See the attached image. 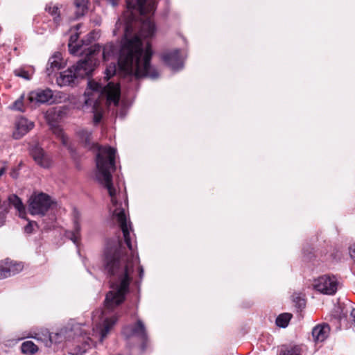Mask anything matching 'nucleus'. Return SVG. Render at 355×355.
Listing matches in <instances>:
<instances>
[{"mask_svg":"<svg viewBox=\"0 0 355 355\" xmlns=\"http://www.w3.org/2000/svg\"><path fill=\"white\" fill-rule=\"evenodd\" d=\"M9 204L13 206L18 211L19 216L25 218L26 210L21 200L15 194H12L8 197Z\"/></svg>","mask_w":355,"mask_h":355,"instance_id":"nucleus-18","label":"nucleus"},{"mask_svg":"<svg viewBox=\"0 0 355 355\" xmlns=\"http://www.w3.org/2000/svg\"><path fill=\"white\" fill-rule=\"evenodd\" d=\"M89 0H74L73 4L76 8L75 14L76 18L85 15L88 10Z\"/></svg>","mask_w":355,"mask_h":355,"instance_id":"nucleus-19","label":"nucleus"},{"mask_svg":"<svg viewBox=\"0 0 355 355\" xmlns=\"http://www.w3.org/2000/svg\"><path fill=\"white\" fill-rule=\"evenodd\" d=\"M84 334H87L86 330L83 329L80 324H76L71 329H62L57 333H50L48 330L45 329L42 331V336L39 333L35 332L34 334H27L24 338H33L38 340L49 341L51 343H60L64 340L73 338V336H82Z\"/></svg>","mask_w":355,"mask_h":355,"instance_id":"nucleus-5","label":"nucleus"},{"mask_svg":"<svg viewBox=\"0 0 355 355\" xmlns=\"http://www.w3.org/2000/svg\"><path fill=\"white\" fill-rule=\"evenodd\" d=\"M14 73L15 76L21 77L25 80H30L31 78V74L24 69H16Z\"/></svg>","mask_w":355,"mask_h":355,"instance_id":"nucleus-29","label":"nucleus"},{"mask_svg":"<svg viewBox=\"0 0 355 355\" xmlns=\"http://www.w3.org/2000/svg\"><path fill=\"white\" fill-rule=\"evenodd\" d=\"M78 37H79V35L78 33H75L70 36V38L69 40V44H68L69 51L70 52L71 54H73V55H78V54H81L82 53H84L85 54V57H87V53H89V49L90 48L93 47V46H91L88 47L87 49L84 48L85 41L84 40L83 41L82 44H79L78 43ZM96 45V44H95V46Z\"/></svg>","mask_w":355,"mask_h":355,"instance_id":"nucleus-14","label":"nucleus"},{"mask_svg":"<svg viewBox=\"0 0 355 355\" xmlns=\"http://www.w3.org/2000/svg\"><path fill=\"white\" fill-rule=\"evenodd\" d=\"M5 220H6L5 214L3 213L2 211H0V227L4 224Z\"/></svg>","mask_w":355,"mask_h":355,"instance_id":"nucleus-34","label":"nucleus"},{"mask_svg":"<svg viewBox=\"0 0 355 355\" xmlns=\"http://www.w3.org/2000/svg\"><path fill=\"white\" fill-rule=\"evenodd\" d=\"M127 12L131 13L132 19H135L137 12L141 17L146 15H153L156 8V0H126Z\"/></svg>","mask_w":355,"mask_h":355,"instance_id":"nucleus-7","label":"nucleus"},{"mask_svg":"<svg viewBox=\"0 0 355 355\" xmlns=\"http://www.w3.org/2000/svg\"><path fill=\"white\" fill-rule=\"evenodd\" d=\"M30 152L32 157L38 165L43 168H49L51 166L50 159L38 145L33 146Z\"/></svg>","mask_w":355,"mask_h":355,"instance_id":"nucleus-13","label":"nucleus"},{"mask_svg":"<svg viewBox=\"0 0 355 355\" xmlns=\"http://www.w3.org/2000/svg\"><path fill=\"white\" fill-rule=\"evenodd\" d=\"M64 67L62 54L60 52H55L49 59L46 71L48 76H51L53 72L58 71Z\"/></svg>","mask_w":355,"mask_h":355,"instance_id":"nucleus-16","label":"nucleus"},{"mask_svg":"<svg viewBox=\"0 0 355 355\" xmlns=\"http://www.w3.org/2000/svg\"><path fill=\"white\" fill-rule=\"evenodd\" d=\"M38 349L37 346L31 340L25 341L21 345V352L26 355H33Z\"/></svg>","mask_w":355,"mask_h":355,"instance_id":"nucleus-20","label":"nucleus"},{"mask_svg":"<svg viewBox=\"0 0 355 355\" xmlns=\"http://www.w3.org/2000/svg\"><path fill=\"white\" fill-rule=\"evenodd\" d=\"M139 275L140 279H142L143 275H144V269L141 266L139 267Z\"/></svg>","mask_w":355,"mask_h":355,"instance_id":"nucleus-37","label":"nucleus"},{"mask_svg":"<svg viewBox=\"0 0 355 355\" xmlns=\"http://www.w3.org/2000/svg\"><path fill=\"white\" fill-rule=\"evenodd\" d=\"M293 301L295 303L298 309H302L306 305L305 300L300 295H293Z\"/></svg>","mask_w":355,"mask_h":355,"instance_id":"nucleus-30","label":"nucleus"},{"mask_svg":"<svg viewBox=\"0 0 355 355\" xmlns=\"http://www.w3.org/2000/svg\"><path fill=\"white\" fill-rule=\"evenodd\" d=\"M123 332L127 337L135 336L142 340H146L148 338L145 324L143 321L139 319L137 320L135 324L125 327Z\"/></svg>","mask_w":355,"mask_h":355,"instance_id":"nucleus-11","label":"nucleus"},{"mask_svg":"<svg viewBox=\"0 0 355 355\" xmlns=\"http://www.w3.org/2000/svg\"><path fill=\"white\" fill-rule=\"evenodd\" d=\"M45 10L53 17V21L55 24L58 25L60 21V10L58 6L51 3L46 6Z\"/></svg>","mask_w":355,"mask_h":355,"instance_id":"nucleus-21","label":"nucleus"},{"mask_svg":"<svg viewBox=\"0 0 355 355\" xmlns=\"http://www.w3.org/2000/svg\"><path fill=\"white\" fill-rule=\"evenodd\" d=\"M29 211L32 215L44 216L55 204L49 196L44 193L33 195L29 200Z\"/></svg>","mask_w":355,"mask_h":355,"instance_id":"nucleus-6","label":"nucleus"},{"mask_svg":"<svg viewBox=\"0 0 355 355\" xmlns=\"http://www.w3.org/2000/svg\"><path fill=\"white\" fill-rule=\"evenodd\" d=\"M54 135L60 140L62 144L69 149L70 146L69 145V139L64 133L63 130L60 127H55L53 129Z\"/></svg>","mask_w":355,"mask_h":355,"instance_id":"nucleus-23","label":"nucleus"},{"mask_svg":"<svg viewBox=\"0 0 355 355\" xmlns=\"http://www.w3.org/2000/svg\"><path fill=\"white\" fill-rule=\"evenodd\" d=\"M120 98V89L118 84L108 83L102 85L94 80L88 81L87 87L84 94L85 105L92 107L94 123L98 124L102 119L101 103L105 101L107 104L117 105Z\"/></svg>","mask_w":355,"mask_h":355,"instance_id":"nucleus-3","label":"nucleus"},{"mask_svg":"<svg viewBox=\"0 0 355 355\" xmlns=\"http://www.w3.org/2000/svg\"><path fill=\"white\" fill-rule=\"evenodd\" d=\"M162 59L174 71L181 70L184 67V58L180 55V49L163 53Z\"/></svg>","mask_w":355,"mask_h":355,"instance_id":"nucleus-9","label":"nucleus"},{"mask_svg":"<svg viewBox=\"0 0 355 355\" xmlns=\"http://www.w3.org/2000/svg\"><path fill=\"white\" fill-rule=\"evenodd\" d=\"M281 355H300V349L297 347H293L282 352Z\"/></svg>","mask_w":355,"mask_h":355,"instance_id":"nucleus-31","label":"nucleus"},{"mask_svg":"<svg viewBox=\"0 0 355 355\" xmlns=\"http://www.w3.org/2000/svg\"><path fill=\"white\" fill-rule=\"evenodd\" d=\"M10 176L14 178V179H16L18 176V173H17V171L16 169H12V171L10 172Z\"/></svg>","mask_w":355,"mask_h":355,"instance_id":"nucleus-35","label":"nucleus"},{"mask_svg":"<svg viewBox=\"0 0 355 355\" xmlns=\"http://www.w3.org/2000/svg\"><path fill=\"white\" fill-rule=\"evenodd\" d=\"M125 27V34L121 41L120 48L113 43H108L103 48V58L104 60H109L111 58L118 55V69L119 72L130 80H137L143 77L156 79L159 77L157 69L150 64L153 50L149 42L144 44L141 38L148 39L154 35L155 31V24L150 17L143 19L139 32L134 37H128L129 24L132 21L131 13ZM136 20V18L133 21Z\"/></svg>","mask_w":355,"mask_h":355,"instance_id":"nucleus-2","label":"nucleus"},{"mask_svg":"<svg viewBox=\"0 0 355 355\" xmlns=\"http://www.w3.org/2000/svg\"><path fill=\"white\" fill-rule=\"evenodd\" d=\"M53 97V92L51 89L40 90L31 92L27 97L29 103H49Z\"/></svg>","mask_w":355,"mask_h":355,"instance_id":"nucleus-15","label":"nucleus"},{"mask_svg":"<svg viewBox=\"0 0 355 355\" xmlns=\"http://www.w3.org/2000/svg\"><path fill=\"white\" fill-rule=\"evenodd\" d=\"M6 262L9 268L8 270L10 273V276L17 274L23 269V264L21 263H17L8 259L6 260Z\"/></svg>","mask_w":355,"mask_h":355,"instance_id":"nucleus-26","label":"nucleus"},{"mask_svg":"<svg viewBox=\"0 0 355 355\" xmlns=\"http://www.w3.org/2000/svg\"><path fill=\"white\" fill-rule=\"evenodd\" d=\"M117 70V67L115 64V63L113 64V65H110L106 68L105 70V78L107 80H109L112 76H113Z\"/></svg>","mask_w":355,"mask_h":355,"instance_id":"nucleus-28","label":"nucleus"},{"mask_svg":"<svg viewBox=\"0 0 355 355\" xmlns=\"http://www.w3.org/2000/svg\"><path fill=\"white\" fill-rule=\"evenodd\" d=\"M349 254L351 257L355 261V244L350 248Z\"/></svg>","mask_w":355,"mask_h":355,"instance_id":"nucleus-33","label":"nucleus"},{"mask_svg":"<svg viewBox=\"0 0 355 355\" xmlns=\"http://www.w3.org/2000/svg\"><path fill=\"white\" fill-rule=\"evenodd\" d=\"M34 127V123L24 117L17 119L15 123V130L12 132V137L15 139H20L26 135Z\"/></svg>","mask_w":355,"mask_h":355,"instance_id":"nucleus-10","label":"nucleus"},{"mask_svg":"<svg viewBox=\"0 0 355 355\" xmlns=\"http://www.w3.org/2000/svg\"><path fill=\"white\" fill-rule=\"evenodd\" d=\"M78 135L85 146L89 148L96 146L98 150L96 157L97 168L96 177L98 182L107 190L114 207L113 216L119 223L125 243L131 251L130 255L123 254L120 243L114 247H107L104 253L105 269L109 275H132L135 264L139 262V258L133 254V246L130 238V232L132 230L131 223H128L125 209L122 207V204L119 202L121 193L112 184V173L116 170V150L110 146H99L92 143V132L87 130L78 131Z\"/></svg>","mask_w":355,"mask_h":355,"instance_id":"nucleus-1","label":"nucleus"},{"mask_svg":"<svg viewBox=\"0 0 355 355\" xmlns=\"http://www.w3.org/2000/svg\"><path fill=\"white\" fill-rule=\"evenodd\" d=\"M94 344L92 340L87 337L86 340H84L82 346H77L75 348V352L72 354L73 355H83Z\"/></svg>","mask_w":355,"mask_h":355,"instance_id":"nucleus-22","label":"nucleus"},{"mask_svg":"<svg viewBox=\"0 0 355 355\" xmlns=\"http://www.w3.org/2000/svg\"><path fill=\"white\" fill-rule=\"evenodd\" d=\"M109 3H110L113 6H116L118 5L119 0H107Z\"/></svg>","mask_w":355,"mask_h":355,"instance_id":"nucleus-36","label":"nucleus"},{"mask_svg":"<svg viewBox=\"0 0 355 355\" xmlns=\"http://www.w3.org/2000/svg\"><path fill=\"white\" fill-rule=\"evenodd\" d=\"M80 213L76 209H74L73 211V230L67 231L65 233V236L76 245H78L80 239Z\"/></svg>","mask_w":355,"mask_h":355,"instance_id":"nucleus-12","label":"nucleus"},{"mask_svg":"<svg viewBox=\"0 0 355 355\" xmlns=\"http://www.w3.org/2000/svg\"><path fill=\"white\" fill-rule=\"evenodd\" d=\"M34 222L29 221L28 223L24 227V231L27 234H31L33 232V225Z\"/></svg>","mask_w":355,"mask_h":355,"instance_id":"nucleus-32","label":"nucleus"},{"mask_svg":"<svg viewBox=\"0 0 355 355\" xmlns=\"http://www.w3.org/2000/svg\"><path fill=\"white\" fill-rule=\"evenodd\" d=\"M6 260L0 262V279L10 277Z\"/></svg>","mask_w":355,"mask_h":355,"instance_id":"nucleus-27","label":"nucleus"},{"mask_svg":"<svg viewBox=\"0 0 355 355\" xmlns=\"http://www.w3.org/2000/svg\"><path fill=\"white\" fill-rule=\"evenodd\" d=\"M351 317L352 318V322L355 326V309H354L351 312Z\"/></svg>","mask_w":355,"mask_h":355,"instance_id":"nucleus-38","label":"nucleus"},{"mask_svg":"<svg viewBox=\"0 0 355 355\" xmlns=\"http://www.w3.org/2000/svg\"><path fill=\"white\" fill-rule=\"evenodd\" d=\"M329 330V328L328 325H318L315 327L312 330V336L314 341H324L328 336Z\"/></svg>","mask_w":355,"mask_h":355,"instance_id":"nucleus-17","label":"nucleus"},{"mask_svg":"<svg viewBox=\"0 0 355 355\" xmlns=\"http://www.w3.org/2000/svg\"><path fill=\"white\" fill-rule=\"evenodd\" d=\"M313 286L321 293L334 295L338 289V282L334 276L322 275L315 279Z\"/></svg>","mask_w":355,"mask_h":355,"instance_id":"nucleus-8","label":"nucleus"},{"mask_svg":"<svg viewBox=\"0 0 355 355\" xmlns=\"http://www.w3.org/2000/svg\"><path fill=\"white\" fill-rule=\"evenodd\" d=\"M101 51V46L96 45L89 49L87 57L77 62L76 64L61 72L56 82L60 87L73 86L78 82V78L88 76L94 71L96 64V55Z\"/></svg>","mask_w":355,"mask_h":355,"instance_id":"nucleus-4","label":"nucleus"},{"mask_svg":"<svg viewBox=\"0 0 355 355\" xmlns=\"http://www.w3.org/2000/svg\"><path fill=\"white\" fill-rule=\"evenodd\" d=\"M292 318L291 314L284 313L280 314L276 319V324L278 327L285 328L288 326L289 321Z\"/></svg>","mask_w":355,"mask_h":355,"instance_id":"nucleus-24","label":"nucleus"},{"mask_svg":"<svg viewBox=\"0 0 355 355\" xmlns=\"http://www.w3.org/2000/svg\"><path fill=\"white\" fill-rule=\"evenodd\" d=\"M24 101L25 96L24 94H21L19 98H17L10 106V108L14 110H17L20 112H24ZM26 104L30 103L29 101L26 99Z\"/></svg>","mask_w":355,"mask_h":355,"instance_id":"nucleus-25","label":"nucleus"}]
</instances>
